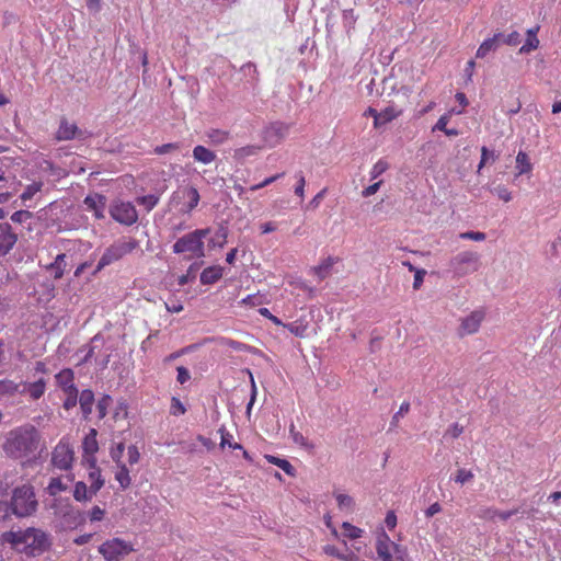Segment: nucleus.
Here are the masks:
<instances>
[{
	"mask_svg": "<svg viewBox=\"0 0 561 561\" xmlns=\"http://www.w3.org/2000/svg\"><path fill=\"white\" fill-rule=\"evenodd\" d=\"M41 445V435L34 425L25 424L7 433L2 448L14 459H21L34 454Z\"/></svg>",
	"mask_w": 561,
	"mask_h": 561,
	"instance_id": "1",
	"label": "nucleus"
},
{
	"mask_svg": "<svg viewBox=\"0 0 561 561\" xmlns=\"http://www.w3.org/2000/svg\"><path fill=\"white\" fill-rule=\"evenodd\" d=\"M1 542L9 543L12 548L28 556L41 554L50 547L49 535L34 527L25 530L5 531L1 535Z\"/></svg>",
	"mask_w": 561,
	"mask_h": 561,
	"instance_id": "2",
	"label": "nucleus"
},
{
	"mask_svg": "<svg viewBox=\"0 0 561 561\" xmlns=\"http://www.w3.org/2000/svg\"><path fill=\"white\" fill-rule=\"evenodd\" d=\"M37 508L38 501L32 483L26 482L12 489L8 502V510L11 514L20 518L28 517L35 514Z\"/></svg>",
	"mask_w": 561,
	"mask_h": 561,
	"instance_id": "3",
	"label": "nucleus"
},
{
	"mask_svg": "<svg viewBox=\"0 0 561 561\" xmlns=\"http://www.w3.org/2000/svg\"><path fill=\"white\" fill-rule=\"evenodd\" d=\"M210 232L209 228L195 229L181 238L172 245L174 254H188L187 259H202L205 256L204 239Z\"/></svg>",
	"mask_w": 561,
	"mask_h": 561,
	"instance_id": "4",
	"label": "nucleus"
},
{
	"mask_svg": "<svg viewBox=\"0 0 561 561\" xmlns=\"http://www.w3.org/2000/svg\"><path fill=\"white\" fill-rule=\"evenodd\" d=\"M139 248V241L134 238H121L105 249L98 265L96 272H100L105 266L117 262L125 255L131 253L134 250Z\"/></svg>",
	"mask_w": 561,
	"mask_h": 561,
	"instance_id": "5",
	"label": "nucleus"
},
{
	"mask_svg": "<svg viewBox=\"0 0 561 561\" xmlns=\"http://www.w3.org/2000/svg\"><path fill=\"white\" fill-rule=\"evenodd\" d=\"M105 341L101 334L94 335L90 343L80 348L83 357L80 363H89L94 360L101 368L106 367L110 362L111 353L104 348Z\"/></svg>",
	"mask_w": 561,
	"mask_h": 561,
	"instance_id": "6",
	"label": "nucleus"
},
{
	"mask_svg": "<svg viewBox=\"0 0 561 561\" xmlns=\"http://www.w3.org/2000/svg\"><path fill=\"white\" fill-rule=\"evenodd\" d=\"M75 461V449L69 439L64 437L51 450L50 466L60 471L72 469Z\"/></svg>",
	"mask_w": 561,
	"mask_h": 561,
	"instance_id": "7",
	"label": "nucleus"
},
{
	"mask_svg": "<svg viewBox=\"0 0 561 561\" xmlns=\"http://www.w3.org/2000/svg\"><path fill=\"white\" fill-rule=\"evenodd\" d=\"M201 199L196 187L186 185L178 188L171 196V205L179 207L181 214H191L198 205Z\"/></svg>",
	"mask_w": 561,
	"mask_h": 561,
	"instance_id": "8",
	"label": "nucleus"
},
{
	"mask_svg": "<svg viewBox=\"0 0 561 561\" xmlns=\"http://www.w3.org/2000/svg\"><path fill=\"white\" fill-rule=\"evenodd\" d=\"M479 255L476 252L463 251L455 255L450 262V270L461 277L476 272L479 267Z\"/></svg>",
	"mask_w": 561,
	"mask_h": 561,
	"instance_id": "9",
	"label": "nucleus"
},
{
	"mask_svg": "<svg viewBox=\"0 0 561 561\" xmlns=\"http://www.w3.org/2000/svg\"><path fill=\"white\" fill-rule=\"evenodd\" d=\"M131 551L133 546L121 538L108 539L99 547V552L106 561H119Z\"/></svg>",
	"mask_w": 561,
	"mask_h": 561,
	"instance_id": "10",
	"label": "nucleus"
},
{
	"mask_svg": "<svg viewBox=\"0 0 561 561\" xmlns=\"http://www.w3.org/2000/svg\"><path fill=\"white\" fill-rule=\"evenodd\" d=\"M403 548L404 546L392 541L383 530L376 537L375 549L380 561H396L394 558L403 552Z\"/></svg>",
	"mask_w": 561,
	"mask_h": 561,
	"instance_id": "11",
	"label": "nucleus"
},
{
	"mask_svg": "<svg viewBox=\"0 0 561 561\" xmlns=\"http://www.w3.org/2000/svg\"><path fill=\"white\" fill-rule=\"evenodd\" d=\"M110 215L115 221L125 226H131L138 220V213L130 202H114L110 207Z\"/></svg>",
	"mask_w": 561,
	"mask_h": 561,
	"instance_id": "12",
	"label": "nucleus"
},
{
	"mask_svg": "<svg viewBox=\"0 0 561 561\" xmlns=\"http://www.w3.org/2000/svg\"><path fill=\"white\" fill-rule=\"evenodd\" d=\"M288 128V125L279 122L272 123L266 126L262 131L264 146L273 148L280 144V141L287 136Z\"/></svg>",
	"mask_w": 561,
	"mask_h": 561,
	"instance_id": "13",
	"label": "nucleus"
},
{
	"mask_svg": "<svg viewBox=\"0 0 561 561\" xmlns=\"http://www.w3.org/2000/svg\"><path fill=\"white\" fill-rule=\"evenodd\" d=\"M18 234L13 231L11 225L0 221V256L7 255L15 245Z\"/></svg>",
	"mask_w": 561,
	"mask_h": 561,
	"instance_id": "14",
	"label": "nucleus"
},
{
	"mask_svg": "<svg viewBox=\"0 0 561 561\" xmlns=\"http://www.w3.org/2000/svg\"><path fill=\"white\" fill-rule=\"evenodd\" d=\"M98 432L95 428H90L89 433L82 440V462H91L96 461L95 454L99 450V443L96 439Z\"/></svg>",
	"mask_w": 561,
	"mask_h": 561,
	"instance_id": "15",
	"label": "nucleus"
},
{
	"mask_svg": "<svg viewBox=\"0 0 561 561\" xmlns=\"http://www.w3.org/2000/svg\"><path fill=\"white\" fill-rule=\"evenodd\" d=\"M87 209L92 211L96 219L105 217L106 197L102 194L88 195L83 201Z\"/></svg>",
	"mask_w": 561,
	"mask_h": 561,
	"instance_id": "16",
	"label": "nucleus"
},
{
	"mask_svg": "<svg viewBox=\"0 0 561 561\" xmlns=\"http://www.w3.org/2000/svg\"><path fill=\"white\" fill-rule=\"evenodd\" d=\"M484 313L481 310L472 311L469 316L462 319L459 333L460 335L473 334L478 332Z\"/></svg>",
	"mask_w": 561,
	"mask_h": 561,
	"instance_id": "17",
	"label": "nucleus"
},
{
	"mask_svg": "<svg viewBox=\"0 0 561 561\" xmlns=\"http://www.w3.org/2000/svg\"><path fill=\"white\" fill-rule=\"evenodd\" d=\"M82 465L88 468L90 485L93 486L94 491H100L104 486L105 480L101 474V469L96 466V461H93V465L91 462H82Z\"/></svg>",
	"mask_w": 561,
	"mask_h": 561,
	"instance_id": "18",
	"label": "nucleus"
},
{
	"mask_svg": "<svg viewBox=\"0 0 561 561\" xmlns=\"http://www.w3.org/2000/svg\"><path fill=\"white\" fill-rule=\"evenodd\" d=\"M502 37L503 34L497 33L493 37L483 41L476 53V57L484 58L489 53L496 50L500 46Z\"/></svg>",
	"mask_w": 561,
	"mask_h": 561,
	"instance_id": "19",
	"label": "nucleus"
},
{
	"mask_svg": "<svg viewBox=\"0 0 561 561\" xmlns=\"http://www.w3.org/2000/svg\"><path fill=\"white\" fill-rule=\"evenodd\" d=\"M99 491H94L93 490V486L90 485V486H87L85 482L83 481H78L76 482L75 484V489H73V499L77 501V502H87V501H90L92 500V497L94 495H96Z\"/></svg>",
	"mask_w": 561,
	"mask_h": 561,
	"instance_id": "20",
	"label": "nucleus"
},
{
	"mask_svg": "<svg viewBox=\"0 0 561 561\" xmlns=\"http://www.w3.org/2000/svg\"><path fill=\"white\" fill-rule=\"evenodd\" d=\"M78 131L79 129L76 124L69 123L67 119H61L56 133V139L59 141L71 140L76 137Z\"/></svg>",
	"mask_w": 561,
	"mask_h": 561,
	"instance_id": "21",
	"label": "nucleus"
},
{
	"mask_svg": "<svg viewBox=\"0 0 561 561\" xmlns=\"http://www.w3.org/2000/svg\"><path fill=\"white\" fill-rule=\"evenodd\" d=\"M224 274V268L219 265H214L205 268L201 274V283L203 285H211L218 282Z\"/></svg>",
	"mask_w": 561,
	"mask_h": 561,
	"instance_id": "22",
	"label": "nucleus"
},
{
	"mask_svg": "<svg viewBox=\"0 0 561 561\" xmlns=\"http://www.w3.org/2000/svg\"><path fill=\"white\" fill-rule=\"evenodd\" d=\"M192 154L196 162L203 164H210L217 158L214 151L201 145L194 147Z\"/></svg>",
	"mask_w": 561,
	"mask_h": 561,
	"instance_id": "23",
	"label": "nucleus"
},
{
	"mask_svg": "<svg viewBox=\"0 0 561 561\" xmlns=\"http://www.w3.org/2000/svg\"><path fill=\"white\" fill-rule=\"evenodd\" d=\"M336 259L332 256H328L321 261V263L312 268L313 274L320 279H325L332 271L333 265L335 264Z\"/></svg>",
	"mask_w": 561,
	"mask_h": 561,
	"instance_id": "24",
	"label": "nucleus"
},
{
	"mask_svg": "<svg viewBox=\"0 0 561 561\" xmlns=\"http://www.w3.org/2000/svg\"><path fill=\"white\" fill-rule=\"evenodd\" d=\"M44 186V183L42 181L33 182L25 186L24 191L20 195V199L22 202L23 206L31 207L30 204H27L31 199L34 198V196L42 191Z\"/></svg>",
	"mask_w": 561,
	"mask_h": 561,
	"instance_id": "25",
	"label": "nucleus"
},
{
	"mask_svg": "<svg viewBox=\"0 0 561 561\" xmlns=\"http://www.w3.org/2000/svg\"><path fill=\"white\" fill-rule=\"evenodd\" d=\"M402 113V110L397 108L394 106H388L385 110L380 111L378 114V117H376V127L385 125L398 116H400Z\"/></svg>",
	"mask_w": 561,
	"mask_h": 561,
	"instance_id": "26",
	"label": "nucleus"
},
{
	"mask_svg": "<svg viewBox=\"0 0 561 561\" xmlns=\"http://www.w3.org/2000/svg\"><path fill=\"white\" fill-rule=\"evenodd\" d=\"M79 402L84 417H88V415L92 412V405L94 402V394L92 390L89 388L83 389L80 394Z\"/></svg>",
	"mask_w": 561,
	"mask_h": 561,
	"instance_id": "27",
	"label": "nucleus"
},
{
	"mask_svg": "<svg viewBox=\"0 0 561 561\" xmlns=\"http://www.w3.org/2000/svg\"><path fill=\"white\" fill-rule=\"evenodd\" d=\"M289 434H290L293 442L296 445L300 446L301 448H304L308 451H312L314 449V444L311 443L307 437H305L300 432H298L295 428L294 424H291L289 427Z\"/></svg>",
	"mask_w": 561,
	"mask_h": 561,
	"instance_id": "28",
	"label": "nucleus"
},
{
	"mask_svg": "<svg viewBox=\"0 0 561 561\" xmlns=\"http://www.w3.org/2000/svg\"><path fill=\"white\" fill-rule=\"evenodd\" d=\"M68 489V484L62 480L61 477H53L46 488L47 493L50 496H57Z\"/></svg>",
	"mask_w": 561,
	"mask_h": 561,
	"instance_id": "29",
	"label": "nucleus"
},
{
	"mask_svg": "<svg viewBox=\"0 0 561 561\" xmlns=\"http://www.w3.org/2000/svg\"><path fill=\"white\" fill-rule=\"evenodd\" d=\"M66 254H58L55 261L48 266V270L51 271V274L55 279H59L64 276L65 267H66Z\"/></svg>",
	"mask_w": 561,
	"mask_h": 561,
	"instance_id": "30",
	"label": "nucleus"
},
{
	"mask_svg": "<svg viewBox=\"0 0 561 561\" xmlns=\"http://www.w3.org/2000/svg\"><path fill=\"white\" fill-rule=\"evenodd\" d=\"M516 169L518 171V175L530 173L533 170V164L529 161V158L526 152L519 151L516 156Z\"/></svg>",
	"mask_w": 561,
	"mask_h": 561,
	"instance_id": "31",
	"label": "nucleus"
},
{
	"mask_svg": "<svg viewBox=\"0 0 561 561\" xmlns=\"http://www.w3.org/2000/svg\"><path fill=\"white\" fill-rule=\"evenodd\" d=\"M537 28H530L527 31V39L520 47L519 53L527 54L539 46V39L537 38Z\"/></svg>",
	"mask_w": 561,
	"mask_h": 561,
	"instance_id": "32",
	"label": "nucleus"
},
{
	"mask_svg": "<svg viewBox=\"0 0 561 561\" xmlns=\"http://www.w3.org/2000/svg\"><path fill=\"white\" fill-rule=\"evenodd\" d=\"M265 458L270 463H273V465L279 467L288 476H290V477L295 476V468L288 460L282 459V458H278V457H275L272 455H267V456H265Z\"/></svg>",
	"mask_w": 561,
	"mask_h": 561,
	"instance_id": "33",
	"label": "nucleus"
},
{
	"mask_svg": "<svg viewBox=\"0 0 561 561\" xmlns=\"http://www.w3.org/2000/svg\"><path fill=\"white\" fill-rule=\"evenodd\" d=\"M342 530H343V534H342L343 537L351 539V540L360 538L364 533V530L362 528L356 527L348 522H344L342 524Z\"/></svg>",
	"mask_w": 561,
	"mask_h": 561,
	"instance_id": "34",
	"label": "nucleus"
},
{
	"mask_svg": "<svg viewBox=\"0 0 561 561\" xmlns=\"http://www.w3.org/2000/svg\"><path fill=\"white\" fill-rule=\"evenodd\" d=\"M115 479L122 489H127L130 485L131 479L129 476V470L125 465L118 466V470L115 473Z\"/></svg>",
	"mask_w": 561,
	"mask_h": 561,
	"instance_id": "35",
	"label": "nucleus"
},
{
	"mask_svg": "<svg viewBox=\"0 0 561 561\" xmlns=\"http://www.w3.org/2000/svg\"><path fill=\"white\" fill-rule=\"evenodd\" d=\"M261 149H262V147L261 146H256V145L244 146V147H241V148L236 150L234 157L237 159L243 160V159H247L250 156L257 154L261 151Z\"/></svg>",
	"mask_w": 561,
	"mask_h": 561,
	"instance_id": "36",
	"label": "nucleus"
},
{
	"mask_svg": "<svg viewBox=\"0 0 561 561\" xmlns=\"http://www.w3.org/2000/svg\"><path fill=\"white\" fill-rule=\"evenodd\" d=\"M207 137L211 144L221 145L228 140L229 133L220 129H210L207 133Z\"/></svg>",
	"mask_w": 561,
	"mask_h": 561,
	"instance_id": "37",
	"label": "nucleus"
},
{
	"mask_svg": "<svg viewBox=\"0 0 561 561\" xmlns=\"http://www.w3.org/2000/svg\"><path fill=\"white\" fill-rule=\"evenodd\" d=\"M56 386H73V373L71 369H62L55 375Z\"/></svg>",
	"mask_w": 561,
	"mask_h": 561,
	"instance_id": "38",
	"label": "nucleus"
},
{
	"mask_svg": "<svg viewBox=\"0 0 561 561\" xmlns=\"http://www.w3.org/2000/svg\"><path fill=\"white\" fill-rule=\"evenodd\" d=\"M282 325H284L295 336L299 337L305 336L308 329L307 324L302 323L301 321H295L286 324L283 323Z\"/></svg>",
	"mask_w": 561,
	"mask_h": 561,
	"instance_id": "39",
	"label": "nucleus"
},
{
	"mask_svg": "<svg viewBox=\"0 0 561 561\" xmlns=\"http://www.w3.org/2000/svg\"><path fill=\"white\" fill-rule=\"evenodd\" d=\"M473 478H474V474L471 470L460 468L456 471L454 481L457 484L463 485V484L470 482Z\"/></svg>",
	"mask_w": 561,
	"mask_h": 561,
	"instance_id": "40",
	"label": "nucleus"
},
{
	"mask_svg": "<svg viewBox=\"0 0 561 561\" xmlns=\"http://www.w3.org/2000/svg\"><path fill=\"white\" fill-rule=\"evenodd\" d=\"M137 203L142 205L148 211L156 207L159 203V196L149 194L137 198Z\"/></svg>",
	"mask_w": 561,
	"mask_h": 561,
	"instance_id": "41",
	"label": "nucleus"
},
{
	"mask_svg": "<svg viewBox=\"0 0 561 561\" xmlns=\"http://www.w3.org/2000/svg\"><path fill=\"white\" fill-rule=\"evenodd\" d=\"M389 168V164L387 161L379 159L371 168L369 174L371 180H376L379 178L382 173H385Z\"/></svg>",
	"mask_w": 561,
	"mask_h": 561,
	"instance_id": "42",
	"label": "nucleus"
},
{
	"mask_svg": "<svg viewBox=\"0 0 561 561\" xmlns=\"http://www.w3.org/2000/svg\"><path fill=\"white\" fill-rule=\"evenodd\" d=\"M499 156L492 151L489 150L486 147L481 148V160L478 167V171H480L488 162H494Z\"/></svg>",
	"mask_w": 561,
	"mask_h": 561,
	"instance_id": "43",
	"label": "nucleus"
},
{
	"mask_svg": "<svg viewBox=\"0 0 561 561\" xmlns=\"http://www.w3.org/2000/svg\"><path fill=\"white\" fill-rule=\"evenodd\" d=\"M32 218H33V214L31 211H28L27 209H20V210L14 211L11 215L10 219L14 224H25V222L30 221Z\"/></svg>",
	"mask_w": 561,
	"mask_h": 561,
	"instance_id": "44",
	"label": "nucleus"
},
{
	"mask_svg": "<svg viewBox=\"0 0 561 561\" xmlns=\"http://www.w3.org/2000/svg\"><path fill=\"white\" fill-rule=\"evenodd\" d=\"M335 499H336V502H337V506L341 510H348V511H351L353 508V506H354L353 497L347 495V494L339 493V494L335 495Z\"/></svg>",
	"mask_w": 561,
	"mask_h": 561,
	"instance_id": "45",
	"label": "nucleus"
},
{
	"mask_svg": "<svg viewBox=\"0 0 561 561\" xmlns=\"http://www.w3.org/2000/svg\"><path fill=\"white\" fill-rule=\"evenodd\" d=\"M497 508L482 507L478 512V517L483 520L494 522L496 519Z\"/></svg>",
	"mask_w": 561,
	"mask_h": 561,
	"instance_id": "46",
	"label": "nucleus"
},
{
	"mask_svg": "<svg viewBox=\"0 0 561 561\" xmlns=\"http://www.w3.org/2000/svg\"><path fill=\"white\" fill-rule=\"evenodd\" d=\"M186 412V408L181 402V400L176 397H172L171 399V405H170V413L174 416L182 415Z\"/></svg>",
	"mask_w": 561,
	"mask_h": 561,
	"instance_id": "47",
	"label": "nucleus"
},
{
	"mask_svg": "<svg viewBox=\"0 0 561 561\" xmlns=\"http://www.w3.org/2000/svg\"><path fill=\"white\" fill-rule=\"evenodd\" d=\"M111 403H112V398L110 396H104L101 400H99L96 408H98L100 419L105 417V415L107 413V408Z\"/></svg>",
	"mask_w": 561,
	"mask_h": 561,
	"instance_id": "48",
	"label": "nucleus"
},
{
	"mask_svg": "<svg viewBox=\"0 0 561 561\" xmlns=\"http://www.w3.org/2000/svg\"><path fill=\"white\" fill-rule=\"evenodd\" d=\"M179 148H180V144H178V142H169V144H164V145H161V146H157L153 149V152L156 154H165V153L175 151Z\"/></svg>",
	"mask_w": 561,
	"mask_h": 561,
	"instance_id": "49",
	"label": "nucleus"
},
{
	"mask_svg": "<svg viewBox=\"0 0 561 561\" xmlns=\"http://www.w3.org/2000/svg\"><path fill=\"white\" fill-rule=\"evenodd\" d=\"M459 238L460 239H463V240H472V241H483L485 240V233L484 232H480V231H466V232H461L459 234Z\"/></svg>",
	"mask_w": 561,
	"mask_h": 561,
	"instance_id": "50",
	"label": "nucleus"
},
{
	"mask_svg": "<svg viewBox=\"0 0 561 561\" xmlns=\"http://www.w3.org/2000/svg\"><path fill=\"white\" fill-rule=\"evenodd\" d=\"M90 522H101L105 517V510L100 506H93L88 513Z\"/></svg>",
	"mask_w": 561,
	"mask_h": 561,
	"instance_id": "51",
	"label": "nucleus"
},
{
	"mask_svg": "<svg viewBox=\"0 0 561 561\" xmlns=\"http://www.w3.org/2000/svg\"><path fill=\"white\" fill-rule=\"evenodd\" d=\"M201 263H193L188 270H187V273H185V275H181L178 279V284L180 286H184L186 285L191 278L193 277L192 275L194 274V272L199 267Z\"/></svg>",
	"mask_w": 561,
	"mask_h": 561,
	"instance_id": "52",
	"label": "nucleus"
},
{
	"mask_svg": "<svg viewBox=\"0 0 561 561\" xmlns=\"http://www.w3.org/2000/svg\"><path fill=\"white\" fill-rule=\"evenodd\" d=\"M241 70H242V72L244 73L245 77L250 78L251 82L256 81V79H257V70H256V67L253 64L248 62V64L243 65Z\"/></svg>",
	"mask_w": 561,
	"mask_h": 561,
	"instance_id": "53",
	"label": "nucleus"
},
{
	"mask_svg": "<svg viewBox=\"0 0 561 561\" xmlns=\"http://www.w3.org/2000/svg\"><path fill=\"white\" fill-rule=\"evenodd\" d=\"M492 192L504 202H510L512 199V193L503 185L494 187Z\"/></svg>",
	"mask_w": 561,
	"mask_h": 561,
	"instance_id": "54",
	"label": "nucleus"
},
{
	"mask_svg": "<svg viewBox=\"0 0 561 561\" xmlns=\"http://www.w3.org/2000/svg\"><path fill=\"white\" fill-rule=\"evenodd\" d=\"M501 43L515 46L520 43V34L514 31L506 36L503 35V37L501 38Z\"/></svg>",
	"mask_w": 561,
	"mask_h": 561,
	"instance_id": "55",
	"label": "nucleus"
},
{
	"mask_svg": "<svg viewBox=\"0 0 561 561\" xmlns=\"http://www.w3.org/2000/svg\"><path fill=\"white\" fill-rule=\"evenodd\" d=\"M296 178L298 179V183L295 187V194L297 196H299L300 198H304L305 196V185H306V180H305V176L302 174V172H299L296 174Z\"/></svg>",
	"mask_w": 561,
	"mask_h": 561,
	"instance_id": "56",
	"label": "nucleus"
},
{
	"mask_svg": "<svg viewBox=\"0 0 561 561\" xmlns=\"http://www.w3.org/2000/svg\"><path fill=\"white\" fill-rule=\"evenodd\" d=\"M463 433V426L460 425L459 423H454L451 424L446 433H445V436H450L451 438H457L459 437L461 434Z\"/></svg>",
	"mask_w": 561,
	"mask_h": 561,
	"instance_id": "57",
	"label": "nucleus"
},
{
	"mask_svg": "<svg viewBox=\"0 0 561 561\" xmlns=\"http://www.w3.org/2000/svg\"><path fill=\"white\" fill-rule=\"evenodd\" d=\"M356 22V16L353 10L343 11V24L347 28H352Z\"/></svg>",
	"mask_w": 561,
	"mask_h": 561,
	"instance_id": "58",
	"label": "nucleus"
},
{
	"mask_svg": "<svg viewBox=\"0 0 561 561\" xmlns=\"http://www.w3.org/2000/svg\"><path fill=\"white\" fill-rule=\"evenodd\" d=\"M127 456H128V462L130 465L137 463L139 461V458H140V454H139L138 448L135 445H130L127 448Z\"/></svg>",
	"mask_w": 561,
	"mask_h": 561,
	"instance_id": "59",
	"label": "nucleus"
},
{
	"mask_svg": "<svg viewBox=\"0 0 561 561\" xmlns=\"http://www.w3.org/2000/svg\"><path fill=\"white\" fill-rule=\"evenodd\" d=\"M449 119H450V116L448 114L442 115L438 118V121L436 122V124L434 125L433 131L439 130V131L444 133L447 128V124H448Z\"/></svg>",
	"mask_w": 561,
	"mask_h": 561,
	"instance_id": "60",
	"label": "nucleus"
},
{
	"mask_svg": "<svg viewBox=\"0 0 561 561\" xmlns=\"http://www.w3.org/2000/svg\"><path fill=\"white\" fill-rule=\"evenodd\" d=\"M295 285L296 288L300 289V290H304L306 293H308V295L310 297H313L314 294H316V289L313 287H311L310 285H308L305 280L302 279H297L296 282L293 283Z\"/></svg>",
	"mask_w": 561,
	"mask_h": 561,
	"instance_id": "61",
	"label": "nucleus"
},
{
	"mask_svg": "<svg viewBox=\"0 0 561 561\" xmlns=\"http://www.w3.org/2000/svg\"><path fill=\"white\" fill-rule=\"evenodd\" d=\"M176 371H178L176 380L181 385L187 382L191 379V374L185 367L180 366L176 368Z\"/></svg>",
	"mask_w": 561,
	"mask_h": 561,
	"instance_id": "62",
	"label": "nucleus"
},
{
	"mask_svg": "<svg viewBox=\"0 0 561 561\" xmlns=\"http://www.w3.org/2000/svg\"><path fill=\"white\" fill-rule=\"evenodd\" d=\"M381 184H382V181H378V182L367 186L365 190H363L362 196L369 197V196L376 194L378 192V190L380 188Z\"/></svg>",
	"mask_w": 561,
	"mask_h": 561,
	"instance_id": "63",
	"label": "nucleus"
},
{
	"mask_svg": "<svg viewBox=\"0 0 561 561\" xmlns=\"http://www.w3.org/2000/svg\"><path fill=\"white\" fill-rule=\"evenodd\" d=\"M323 552L330 557H334L337 559L342 558V552L333 545H325L322 548Z\"/></svg>",
	"mask_w": 561,
	"mask_h": 561,
	"instance_id": "64",
	"label": "nucleus"
}]
</instances>
